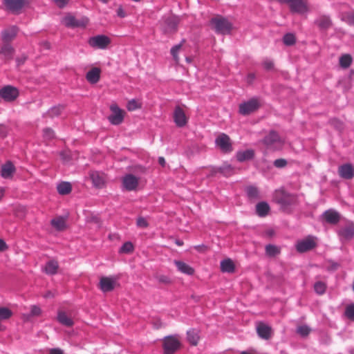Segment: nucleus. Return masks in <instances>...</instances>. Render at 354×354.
Masks as SVG:
<instances>
[{"label":"nucleus","mask_w":354,"mask_h":354,"mask_svg":"<svg viewBox=\"0 0 354 354\" xmlns=\"http://www.w3.org/2000/svg\"><path fill=\"white\" fill-rule=\"evenodd\" d=\"M274 198L275 202L280 205L283 209H286L297 203V196L290 194L283 189L275 192Z\"/></svg>","instance_id":"nucleus-1"},{"label":"nucleus","mask_w":354,"mask_h":354,"mask_svg":"<svg viewBox=\"0 0 354 354\" xmlns=\"http://www.w3.org/2000/svg\"><path fill=\"white\" fill-rule=\"evenodd\" d=\"M179 19L174 16H164L159 21L160 30L165 35L172 34L177 31Z\"/></svg>","instance_id":"nucleus-2"},{"label":"nucleus","mask_w":354,"mask_h":354,"mask_svg":"<svg viewBox=\"0 0 354 354\" xmlns=\"http://www.w3.org/2000/svg\"><path fill=\"white\" fill-rule=\"evenodd\" d=\"M212 28L218 34H229L232 28V24L225 17H216L210 20Z\"/></svg>","instance_id":"nucleus-3"},{"label":"nucleus","mask_w":354,"mask_h":354,"mask_svg":"<svg viewBox=\"0 0 354 354\" xmlns=\"http://www.w3.org/2000/svg\"><path fill=\"white\" fill-rule=\"evenodd\" d=\"M181 347L177 335H168L162 339L163 354H174Z\"/></svg>","instance_id":"nucleus-4"},{"label":"nucleus","mask_w":354,"mask_h":354,"mask_svg":"<svg viewBox=\"0 0 354 354\" xmlns=\"http://www.w3.org/2000/svg\"><path fill=\"white\" fill-rule=\"evenodd\" d=\"M261 106L257 98L253 97L239 106V113L242 115H249L256 112Z\"/></svg>","instance_id":"nucleus-5"},{"label":"nucleus","mask_w":354,"mask_h":354,"mask_svg":"<svg viewBox=\"0 0 354 354\" xmlns=\"http://www.w3.org/2000/svg\"><path fill=\"white\" fill-rule=\"evenodd\" d=\"M261 142L268 149L272 151L278 149L277 145H281L283 143L279 133L274 130L270 131L268 134L263 138Z\"/></svg>","instance_id":"nucleus-6"},{"label":"nucleus","mask_w":354,"mask_h":354,"mask_svg":"<svg viewBox=\"0 0 354 354\" xmlns=\"http://www.w3.org/2000/svg\"><path fill=\"white\" fill-rule=\"evenodd\" d=\"M316 238L313 236H308L306 238L298 241L296 244V250L299 253H304L317 247Z\"/></svg>","instance_id":"nucleus-7"},{"label":"nucleus","mask_w":354,"mask_h":354,"mask_svg":"<svg viewBox=\"0 0 354 354\" xmlns=\"http://www.w3.org/2000/svg\"><path fill=\"white\" fill-rule=\"evenodd\" d=\"M111 43L109 37L104 35H98L88 39V44L94 48L105 49Z\"/></svg>","instance_id":"nucleus-8"},{"label":"nucleus","mask_w":354,"mask_h":354,"mask_svg":"<svg viewBox=\"0 0 354 354\" xmlns=\"http://www.w3.org/2000/svg\"><path fill=\"white\" fill-rule=\"evenodd\" d=\"M19 95V90L12 86L7 85L0 89V97L6 102H13Z\"/></svg>","instance_id":"nucleus-9"},{"label":"nucleus","mask_w":354,"mask_h":354,"mask_svg":"<svg viewBox=\"0 0 354 354\" xmlns=\"http://www.w3.org/2000/svg\"><path fill=\"white\" fill-rule=\"evenodd\" d=\"M110 109L111 114L108 117L110 123L113 125L120 124L124 120V111L120 109L116 104H112L110 106Z\"/></svg>","instance_id":"nucleus-10"},{"label":"nucleus","mask_w":354,"mask_h":354,"mask_svg":"<svg viewBox=\"0 0 354 354\" xmlns=\"http://www.w3.org/2000/svg\"><path fill=\"white\" fill-rule=\"evenodd\" d=\"M118 284L117 279L113 277H102L98 287L103 292L113 290Z\"/></svg>","instance_id":"nucleus-11"},{"label":"nucleus","mask_w":354,"mask_h":354,"mask_svg":"<svg viewBox=\"0 0 354 354\" xmlns=\"http://www.w3.org/2000/svg\"><path fill=\"white\" fill-rule=\"evenodd\" d=\"M28 2V0H3L6 8L12 13L19 12Z\"/></svg>","instance_id":"nucleus-12"},{"label":"nucleus","mask_w":354,"mask_h":354,"mask_svg":"<svg viewBox=\"0 0 354 354\" xmlns=\"http://www.w3.org/2000/svg\"><path fill=\"white\" fill-rule=\"evenodd\" d=\"M215 143L223 153H230L233 150L230 138L225 133L218 136L215 140Z\"/></svg>","instance_id":"nucleus-13"},{"label":"nucleus","mask_w":354,"mask_h":354,"mask_svg":"<svg viewBox=\"0 0 354 354\" xmlns=\"http://www.w3.org/2000/svg\"><path fill=\"white\" fill-rule=\"evenodd\" d=\"M123 188L127 191L136 189L139 184V179L131 174H126L122 179Z\"/></svg>","instance_id":"nucleus-14"},{"label":"nucleus","mask_w":354,"mask_h":354,"mask_svg":"<svg viewBox=\"0 0 354 354\" xmlns=\"http://www.w3.org/2000/svg\"><path fill=\"white\" fill-rule=\"evenodd\" d=\"M64 22L65 26L68 28H84L88 24V19L86 18L77 19L74 16L68 15L64 17Z\"/></svg>","instance_id":"nucleus-15"},{"label":"nucleus","mask_w":354,"mask_h":354,"mask_svg":"<svg viewBox=\"0 0 354 354\" xmlns=\"http://www.w3.org/2000/svg\"><path fill=\"white\" fill-rule=\"evenodd\" d=\"M257 333L260 338L268 340L272 335V329L269 325L260 322L257 325Z\"/></svg>","instance_id":"nucleus-16"},{"label":"nucleus","mask_w":354,"mask_h":354,"mask_svg":"<svg viewBox=\"0 0 354 354\" xmlns=\"http://www.w3.org/2000/svg\"><path fill=\"white\" fill-rule=\"evenodd\" d=\"M89 176L95 187L97 189H102L105 187L106 179L103 173L97 171H93L90 172Z\"/></svg>","instance_id":"nucleus-17"},{"label":"nucleus","mask_w":354,"mask_h":354,"mask_svg":"<svg viewBox=\"0 0 354 354\" xmlns=\"http://www.w3.org/2000/svg\"><path fill=\"white\" fill-rule=\"evenodd\" d=\"M174 121L178 127H183L187 123V118L185 115V111L179 106L175 107L174 111Z\"/></svg>","instance_id":"nucleus-18"},{"label":"nucleus","mask_w":354,"mask_h":354,"mask_svg":"<svg viewBox=\"0 0 354 354\" xmlns=\"http://www.w3.org/2000/svg\"><path fill=\"white\" fill-rule=\"evenodd\" d=\"M338 173L339 176L344 179H352L354 177V167L351 163L342 165L338 168Z\"/></svg>","instance_id":"nucleus-19"},{"label":"nucleus","mask_w":354,"mask_h":354,"mask_svg":"<svg viewBox=\"0 0 354 354\" xmlns=\"http://www.w3.org/2000/svg\"><path fill=\"white\" fill-rule=\"evenodd\" d=\"M323 220L329 224L336 225L340 220V214L334 209L325 211L322 215Z\"/></svg>","instance_id":"nucleus-20"},{"label":"nucleus","mask_w":354,"mask_h":354,"mask_svg":"<svg viewBox=\"0 0 354 354\" xmlns=\"http://www.w3.org/2000/svg\"><path fill=\"white\" fill-rule=\"evenodd\" d=\"M245 192L248 200L253 203L261 198L259 188L254 185H248L245 188Z\"/></svg>","instance_id":"nucleus-21"},{"label":"nucleus","mask_w":354,"mask_h":354,"mask_svg":"<svg viewBox=\"0 0 354 354\" xmlns=\"http://www.w3.org/2000/svg\"><path fill=\"white\" fill-rule=\"evenodd\" d=\"M18 30V28L15 26H13L8 29L3 30L1 32V37L4 43L9 44V42H10L16 37Z\"/></svg>","instance_id":"nucleus-22"},{"label":"nucleus","mask_w":354,"mask_h":354,"mask_svg":"<svg viewBox=\"0 0 354 354\" xmlns=\"http://www.w3.org/2000/svg\"><path fill=\"white\" fill-rule=\"evenodd\" d=\"M338 235L346 241L352 239L354 237V223L342 227L338 232Z\"/></svg>","instance_id":"nucleus-23"},{"label":"nucleus","mask_w":354,"mask_h":354,"mask_svg":"<svg viewBox=\"0 0 354 354\" xmlns=\"http://www.w3.org/2000/svg\"><path fill=\"white\" fill-rule=\"evenodd\" d=\"M315 24L320 30H328L332 25V21L329 16L322 15L315 21Z\"/></svg>","instance_id":"nucleus-24"},{"label":"nucleus","mask_w":354,"mask_h":354,"mask_svg":"<svg viewBox=\"0 0 354 354\" xmlns=\"http://www.w3.org/2000/svg\"><path fill=\"white\" fill-rule=\"evenodd\" d=\"M57 320L60 324L66 327H72L74 325L72 318L68 316L66 313L63 310L57 312Z\"/></svg>","instance_id":"nucleus-25"},{"label":"nucleus","mask_w":354,"mask_h":354,"mask_svg":"<svg viewBox=\"0 0 354 354\" xmlns=\"http://www.w3.org/2000/svg\"><path fill=\"white\" fill-rule=\"evenodd\" d=\"M15 172V167L14 165L12 163V162H10V161L6 162L1 167V176L3 178H11Z\"/></svg>","instance_id":"nucleus-26"},{"label":"nucleus","mask_w":354,"mask_h":354,"mask_svg":"<svg viewBox=\"0 0 354 354\" xmlns=\"http://www.w3.org/2000/svg\"><path fill=\"white\" fill-rule=\"evenodd\" d=\"M101 70L100 68L94 67L88 71L86 75L87 81L91 84H96L100 79Z\"/></svg>","instance_id":"nucleus-27"},{"label":"nucleus","mask_w":354,"mask_h":354,"mask_svg":"<svg viewBox=\"0 0 354 354\" xmlns=\"http://www.w3.org/2000/svg\"><path fill=\"white\" fill-rule=\"evenodd\" d=\"M174 264L177 267L178 270L183 274L187 275H193L194 274V269L182 261L175 260Z\"/></svg>","instance_id":"nucleus-28"},{"label":"nucleus","mask_w":354,"mask_h":354,"mask_svg":"<svg viewBox=\"0 0 354 354\" xmlns=\"http://www.w3.org/2000/svg\"><path fill=\"white\" fill-rule=\"evenodd\" d=\"M270 211V205L267 202H259L256 205V213L260 217L266 216Z\"/></svg>","instance_id":"nucleus-29"},{"label":"nucleus","mask_w":354,"mask_h":354,"mask_svg":"<svg viewBox=\"0 0 354 354\" xmlns=\"http://www.w3.org/2000/svg\"><path fill=\"white\" fill-rule=\"evenodd\" d=\"M236 157L239 162H243L253 159L254 157V151L252 149L239 151L236 153Z\"/></svg>","instance_id":"nucleus-30"},{"label":"nucleus","mask_w":354,"mask_h":354,"mask_svg":"<svg viewBox=\"0 0 354 354\" xmlns=\"http://www.w3.org/2000/svg\"><path fill=\"white\" fill-rule=\"evenodd\" d=\"M14 52L12 46L8 43H5L1 48L0 54L4 56L5 60H10L12 59Z\"/></svg>","instance_id":"nucleus-31"},{"label":"nucleus","mask_w":354,"mask_h":354,"mask_svg":"<svg viewBox=\"0 0 354 354\" xmlns=\"http://www.w3.org/2000/svg\"><path fill=\"white\" fill-rule=\"evenodd\" d=\"M221 270L223 272L232 273L235 270V265L230 259H224L221 262Z\"/></svg>","instance_id":"nucleus-32"},{"label":"nucleus","mask_w":354,"mask_h":354,"mask_svg":"<svg viewBox=\"0 0 354 354\" xmlns=\"http://www.w3.org/2000/svg\"><path fill=\"white\" fill-rule=\"evenodd\" d=\"M58 268V262L55 260H50L46 263L44 270L46 274L53 275L57 272Z\"/></svg>","instance_id":"nucleus-33"},{"label":"nucleus","mask_w":354,"mask_h":354,"mask_svg":"<svg viewBox=\"0 0 354 354\" xmlns=\"http://www.w3.org/2000/svg\"><path fill=\"white\" fill-rule=\"evenodd\" d=\"M187 339L190 344L196 346L200 339L198 331L195 329H190L187 332Z\"/></svg>","instance_id":"nucleus-34"},{"label":"nucleus","mask_w":354,"mask_h":354,"mask_svg":"<svg viewBox=\"0 0 354 354\" xmlns=\"http://www.w3.org/2000/svg\"><path fill=\"white\" fill-rule=\"evenodd\" d=\"M57 189L60 195H67L71 192L72 185L69 182H62L57 185Z\"/></svg>","instance_id":"nucleus-35"},{"label":"nucleus","mask_w":354,"mask_h":354,"mask_svg":"<svg viewBox=\"0 0 354 354\" xmlns=\"http://www.w3.org/2000/svg\"><path fill=\"white\" fill-rule=\"evenodd\" d=\"M50 223L58 231H62L66 227V221L62 216L52 219Z\"/></svg>","instance_id":"nucleus-36"},{"label":"nucleus","mask_w":354,"mask_h":354,"mask_svg":"<svg viewBox=\"0 0 354 354\" xmlns=\"http://www.w3.org/2000/svg\"><path fill=\"white\" fill-rule=\"evenodd\" d=\"M352 62L353 58L350 54H344L339 59V66L342 68H348Z\"/></svg>","instance_id":"nucleus-37"},{"label":"nucleus","mask_w":354,"mask_h":354,"mask_svg":"<svg viewBox=\"0 0 354 354\" xmlns=\"http://www.w3.org/2000/svg\"><path fill=\"white\" fill-rule=\"evenodd\" d=\"M219 173L225 177H229L234 174V167L229 164H223L222 166L218 167Z\"/></svg>","instance_id":"nucleus-38"},{"label":"nucleus","mask_w":354,"mask_h":354,"mask_svg":"<svg viewBox=\"0 0 354 354\" xmlns=\"http://www.w3.org/2000/svg\"><path fill=\"white\" fill-rule=\"evenodd\" d=\"M185 42V39H182L180 44L174 46L170 50L171 55L176 63L179 62L178 52L182 48L183 44Z\"/></svg>","instance_id":"nucleus-39"},{"label":"nucleus","mask_w":354,"mask_h":354,"mask_svg":"<svg viewBox=\"0 0 354 354\" xmlns=\"http://www.w3.org/2000/svg\"><path fill=\"white\" fill-rule=\"evenodd\" d=\"M64 109V106L63 105L55 106L48 110V111L46 113V115L51 118L58 117L59 115H61Z\"/></svg>","instance_id":"nucleus-40"},{"label":"nucleus","mask_w":354,"mask_h":354,"mask_svg":"<svg viewBox=\"0 0 354 354\" xmlns=\"http://www.w3.org/2000/svg\"><path fill=\"white\" fill-rule=\"evenodd\" d=\"M342 20L350 26H354V10L343 12Z\"/></svg>","instance_id":"nucleus-41"},{"label":"nucleus","mask_w":354,"mask_h":354,"mask_svg":"<svg viewBox=\"0 0 354 354\" xmlns=\"http://www.w3.org/2000/svg\"><path fill=\"white\" fill-rule=\"evenodd\" d=\"M280 253V249L272 244L266 246V254L269 257H274Z\"/></svg>","instance_id":"nucleus-42"},{"label":"nucleus","mask_w":354,"mask_h":354,"mask_svg":"<svg viewBox=\"0 0 354 354\" xmlns=\"http://www.w3.org/2000/svg\"><path fill=\"white\" fill-rule=\"evenodd\" d=\"M314 290L319 295H324L326 290V284L323 281H317L314 284Z\"/></svg>","instance_id":"nucleus-43"},{"label":"nucleus","mask_w":354,"mask_h":354,"mask_svg":"<svg viewBox=\"0 0 354 354\" xmlns=\"http://www.w3.org/2000/svg\"><path fill=\"white\" fill-rule=\"evenodd\" d=\"M283 42L286 46H292L296 43V37L292 33H286L283 37Z\"/></svg>","instance_id":"nucleus-44"},{"label":"nucleus","mask_w":354,"mask_h":354,"mask_svg":"<svg viewBox=\"0 0 354 354\" xmlns=\"http://www.w3.org/2000/svg\"><path fill=\"white\" fill-rule=\"evenodd\" d=\"M10 309L6 307H0V321L10 319L12 315Z\"/></svg>","instance_id":"nucleus-45"},{"label":"nucleus","mask_w":354,"mask_h":354,"mask_svg":"<svg viewBox=\"0 0 354 354\" xmlns=\"http://www.w3.org/2000/svg\"><path fill=\"white\" fill-rule=\"evenodd\" d=\"M134 247L131 242L127 241L125 242L120 248L119 252L120 253H125L129 254L133 251Z\"/></svg>","instance_id":"nucleus-46"},{"label":"nucleus","mask_w":354,"mask_h":354,"mask_svg":"<svg viewBox=\"0 0 354 354\" xmlns=\"http://www.w3.org/2000/svg\"><path fill=\"white\" fill-rule=\"evenodd\" d=\"M310 330V327L307 325H301L297 328V333L303 337H307Z\"/></svg>","instance_id":"nucleus-47"},{"label":"nucleus","mask_w":354,"mask_h":354,"mask_svg":"<svg viewBox=\"0 0 354 354\" xmlns=\"http://www.w3.org/2000/svg\"><path fill=\"white\" fill-rule=\"evenodd\" d=\"M344 315L348 319L354 322V304L346 306Z\"/></svg>","instance_id":"nucleus-48"},{"label":"nucleus","mask_w":354,"mask_h":354,"mask_svg":"<svg viewBox=\"0 0 354 354\" xmlns=\"http://www.w3.org/2000/svg\"><path fill=\"white\" fill-rule=\"evenodd\" d=\"M156 279L158 281L159 283L169 285L172 283V280L171 278L165 274H156L155 276Z\"/></svg>","instance_id":"nucleus-49"},{"label":"nucleus","mask_w":354,"mask_h":354,"mask_svg":"<svg viewBox=\"0 0 354 354\" xmlns=\"http://www.w3.org/2000/svg\"><path fill=\"white\" fill-rule=\"evenodd\" d=\"M43 136L45 139L50 140L55 138V132L51 128L46 127L43 130Z\"/></svg>","instance_id":"nucleus-50"},{"label":"nucleus","mask_w":354,"mask_h":354,"mask_svg":"<svg viewBox=\"0 0 354 354\" xmlns=\"http://www.w3.org/2000/svg\"><path fill=\"white\" fill-rule=\"evenodd\" d=\"M262 66L265 70L268 71L274 69V64L271 59L266 58L262 62Z\"/></svg>","instance_id":"nucleus-51"},{"label":"nucleus","mask_w":354,"mask_h":354,"mask_svg":"<svg viewBox=\"0 0 354 354\" xmlns=\"http://www.w3.org/2000/svg\"><path fill=\"white\" fill-rule=\"evenodd\" d=\"M287 160L283 158H279L274 161L273 165L275 167L283 168L287 165Z\"/></svg>","instance_id":"nucleus-52"},{"label":"nucleus","mask_w":354,"mask_h":354,"mask_svg":"<svg viewBox=\"0 0 354 354\" xmlns=\"http://www.w3.org/2000/svg\"><path fill=\"white\" fill-rule=\"evenodd\" d=\"M136 224L138 227L146 228L149 226L147 221L144 217H138L137 218Z\"/></svg>","instance_id":"nucleus-53"},{"label":"nucleus","mask_w":354,"mask_h":354,"mask_svg":"<svg viewBox=\"0 0 354 354\" xmlns=\"http://www.w3.org/2000/svg\"><path fill=\"white\" fill-rule=\"evenodd\" d=\"M41 313V308L37 306H32L30 310V315L31 316H39Z\"/></svg>","instance_id":"nucleus-54"},{"label":"nucleus","mask_w":354,"mask_h":354,"mask_svg":"<svg viewBox=\"0 0 354 354\" xmlns=\"http://www.w3.org/2000/svg\"><path fill=\"white\" fill-rule=\"evenodd\" d=\"M138 107V102L135 100H130L127 104V109L129 111H133Z\"/></svg>","instance_id":"nucleus-55"},{"label":"nucleus","mask_w":354,"mask_h":354,"mask_svg":"<svg viewBox=\"0 0 354 354\" xmlns=\"http://www.w3.org/2000/svg\"><path fill=\"white\" fill-rule=\"evenodd\" d=\"M329 124L335 127H341L342 126V123L335 118L330 119Z\"/></svg>","instance_id":"nucleus-56"},{"label":"nucleus","mask_w":354,"mask_h":354,"mask_svg":"<svg viewBox=\"0 0 354 354\" xmlns=\"http://www.w3.org/2000/svg\"><path fill=\"white\" fill-rule=\"evenodd\" d=\"M8 134V129L3 124H0V137L3 138L6 137Z\"/></svg>","instance_id":"nucleus-57"},{"label":"nucleus","mask_w":354,"mask_h":354,"mask_svg":"<svg viewBox=\"0 0 354 354\" xmlns=\"http://www.w3.org/2000/svg\"><path fill=\"white\" fill-rule=\"evenodd\" d=\"M68 0H55L56 5L59 8H64L67 3Z\"/></svg>","instance_id":"nucleus-58"},{"label":"nucleus","mask_w":354,"mask_h":354,"mask_svg":"<svg viewBox=\"0 0 354 354\" xmlns=\"http://www.w3.org/2000/svg\"><path fill=\"white\" fill-rule=\"evenodd\" d=\"M117 15L120 17V18H124L126 17V12L124 10V9L122 8V6H120L118 9H117Z\"/></svg>","instance_id":"nucleus-59"},{"label":"nucleus","mask_w":354,"mask_h":354,"mask_svg":"<svg viewBox=\"0 0 354 354\" xmlns=\"http://www.w3.org/2000/svg\"><path fill=\"white\" fill-rule=\"evenodd\" d=\"M256 76H255V74L254 73H249L247 76V82L249 83V84H251L252 83V82L254 80Z\"/></svg>","instance_id":"nucleus-60"},{"label":"nucleus","mask_w":354,"mask_h":354,"mask_svg":"<svg viewBox=\"0 0 354 354\" xmlns=\"http://www.w3.org/2000/svg\"><path fill=\"white\" fill-rule=\"evenodd\" d=\"M219 173L218 167H212L210 170V174H209V176L213 177L216 175V174Z\"/></svg>","instance_id":"nucleus-61"},{"label":"nucleus","mask_w":354,"mask_h":354,"mask_svg":"<svg viewBox=\"0 0 354 354\" xmlns=\"http://www.w3.org/2000/svg\"><path fill=\"white\" fill-rule=\"evenodd\" d=\"M8 248L6 242L0 239V252L4 251Z\"/></svg>","instance_id":"nucleus-62"},{"label":"nucleus","mask_w":354,"mask_h":354,"mask_svg":"<svg viewBox=\"0 0 354 354\" xmlns=\"http://www.w3.org/2000/svg\"><path fill=\"white\" fill-rule=\"evenodd\" d=\"M153 328L156 329H159L162 326V324L160 320H157L153 322Z\"/></svg>","instance_id":"nucleus-63"},{"label":"nucleus","mask_w":354,"mask_h":354,"mask_svg":"<svg viewBox=\"0 0 354 354\" xmlns=\"http://www.w3.org/2000/svg\"><path fill=\"white\" fill-rule=\"evenodd\" d=\"M50 354H63V352L59 348H53L50 351Z\"/></svg>","instance_id":"nucleus-64"}]
</instances>
